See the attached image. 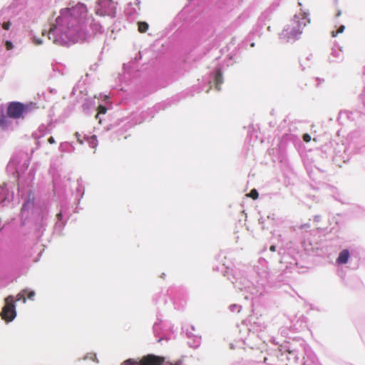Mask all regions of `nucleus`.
<instances>
[{"label":"nucleus","mask_w":365,"mask_h":365,"mask_svg":"<svg viewBox=\"0 0 365 365\" xmlns=\"http://www.w3.org/2000/svg\"><path fill=\"white\" fill-rule=\"evenodd\" d=\"M87 8L85 4L62 9L48 31V38L59 46H68L87 38L86 21Z\"/></svg>","instance_id":"f257e3e1"},{"label":"nucleus","mask_w":365,"mask_h":365,"mask_svg":"<svg viewBox=\"0 0 365 365\" xmlns=\"http://www.w3.org/2000/svg\"><path fill=\"white\" fill-rule=\"evenodd\" d=\"M259 264L261 267L257 268V279L250 281L246 277L241 276L240 273H236L233 278L235 281H232L235 287L245 291L252 296H259L263 294L271 284L270 273L267 266V262L264 259L259 260Z\"/></svg>","instance_id":"f03ea898"},{"label":"nucleus","mask_w":365,"mask_h":365,"mask_svg":"<svg viewBox=\"0 0 365 365\" xmlns=\"http://www.w3.org/2000/svg\"><path fill=\"white\" fill-rule=\"evenodd\" d=\"M307 17L308 14L305 12L295 14L280 33V39L286 42H294L299 39L303 29L309 23V19Z\"/></svg>","instance_id":"7ed1b4c3"},{"label":"nucleus","mask_w":365,"mask_h":365,"mask_svg":"<svg viewBox=\"0 0 365 365\" xmlns=\"http://www.w3.org/2000/svg\"><path fill=\"white\" fill-rule=\"evenodd\" d=\"M28 289H25L21 291L16 297V299L14 296L9 295L4 299L5 304L1 312V318L7 322H12L16 317V301H22L23 303L26 302V298L25 297L26 293Z\"/></svg>","instance_id":"20e7f679"},{"label":"nucleus","mask_w":365,"mask_h":365,"mask_svg":"<svg viewBox=\"0 0 365 365\" xmlns=\"http://www.w3.org/2000/svg\"><path fill=\"white\" fill-rule=\"evenodd\" d=\"M31 110V106L21 102H11L7 108V115L10 118H24Z\"/></svg>","instance_id":"39448f33"},{"label":"nucleus","mask_w":365,"mask_h":365,"mask_svg":"<svg viewBox=\"0 0 365 365\" xmlns=\"http://www.w3.org/2000/svg\"><path fill=\"white\" fill-rule=\"evenodd\" d=\"M116 3L112 0H99L96 9V14L102 16H108L111 18L115 16Z\"/></svg>","instance_id":"423d86ee"},{"label":"nucleus","mask_w":365,"mask_h":365,"mask_svg":"<svg viewBox=\"0 0 365 365\" xmlns=\"http://www.w3.org/2000/svg\"><path fill=\"white\" fill-rule=\"evenodd\" d=\"M34 195L32 193V192L29 190H28V195L24 201L22 208H21V215L24 216L26 215V212H28L29 210H31L34 207Z\"/></svg>","instance_id":"0eeeda50"},{"label":"nucleus","mask_w":365,"mask_h":365,"mask_svg":"<svg viewBox=\"0 0 365 365\" xmlns=\"http://www.w3.org/2000/svg\"><path fill=\"white\" fill-rule=\"evenodd\" d=\"M213 79V82L215 86V88L217 91L220 90V85L223 83V78L221 70L220 68H217L212 76Z\"/></svg>","instance_id":"6e6552de"},{"label":"nucleus","mask_w":365,"mask_h":365,"mask_svg":"<svg viewBox=\"0 0 365 365\" xmlns=\"http://www.w3.org/2000/svg\"><path fill=\"white\" fill-rule=\"evenodd\" d=\"M350 257L349 251L347 249L343 250L339 252L336 259V262L339 264H346Z\"/></svg>","instance_id":"1a4fd4ad"},{"label":"nucleus","mask_w":365,"mask_h":365,"mask_svg":"<svg viewBox=\"0 0 365 365\" xmlns=\"http://www.w3.org/2000/svg\"><path fill=\"white\" fill-rule=\"evenodd\" d=\"M10 193L7 186H0V204L5 202L6 201H10Z\"/></svg>","instance_id":"9d476101"},{"label":"nucleus","mask_w":365,"mask_h":365,"mask_svg":"<svg viewBox=\"0 0 365 365\" xmlns=\"http://www.w3.org/2000/svg\"><path fill=\"white\" fill-rule=\"evenodd\" d=\"M140 4L139 0H135L134 3L129 4L126 9L127 13L130 15L138 14L140 11Z\"/></svg>","instance_id":"9b49d317"},{"label":"nucleus","mask_w":365,"mask_h":365,"mask_svg":"<svg viewBox=\"0 0 365 365\" xmlns=\"http://www.w3.org/2000/svg\"><path fill=\"white\" fill-rule=\"evenodd\" d=\"M9 116L5 115L1 111L0 115V128L3 130H8L11 122L9 120Z\"/></svg>","instance_id":"f8f14e48"},{"label":"nucleus","mask_w":365,"mask_h":365,"mask_svg":"<svg viewBox=\"0 0 365 365\" xmlns=\"http://www.w3.org/2000/svg\"><path fill=\"white\" fill-rule=\"evenodd\" d=\"M186 334H187V336L188 338L193 337L192 341H188V344H189L190 346L197 347L200 344V342H201L200 336H198L197 335H194L190 331H187Z\"/></svg>","instance_id":"ddd939ff"},{"label":"nucleus","mask_w":365,"mask_h":365,"mask_svg":"<svg viewBox=\"0 0 365 365\" xmlns=\"http://www.w3.org/2000/svg\"><path fill=\"white\" fill-rule=\"evenodd\" d=\"M86 141L88 142L89 146L92 148H96L98 146V140L96 135H95L87 137Z\"/></svg>","instance_id":"4468645a"},{"label":"nucleus","mask_w":365,"mask_h":365,"mask_svg":"<svg viewBox=\"0 0 365 365\" xmlns=\"http://www.w3.org/2000/svg\"><path fill=\"white\" fill-rule=\"evenodd\" d=\"M93 106V102L91 101L86 100L82 106V108H83V111L86 113L89 114L91 113V110L92 109Z\"/></svg>","instance_id":"2eb2a0df"},{"label":"nucleus","mask_w":365,"mask_h":365,"mask_svg":"<svg viewBox=\"0 0 365 365\" xmlns=\"http://www.w3.org/2000/svg\"><path fill=\"white\" fill-rule=\"evenodd\" d=\"M30 39L31 42L36 46H40L43 43V41L41 37H38L34 34H31Z\"/></svg>","instance_id":"dca6fc26"},{"label":"nucleus","mask_w":365,"mask_h":365,"mask_svg":"<svg viewBox=\"0 0 365 365\" xmlns=\"http://www.w3.org/2000/svg\"><path fill=\"white\" fill-rule=\"evenodd\" d=\"M138 24V30L141 33H144L147 31V30L148 29V24L145 21H139Z\"/></svg>","instance_id":"f3484780"},{"label":"nucleus","mask_w":365,"mask_h":365,"mask_svg":"<svg viewBox=\"0 0 365 365\" xmlns=\"http://www.w3.org/2000/svg\"><path fill=\"white\" fill-rule=\"evenodd\" d=\"M16 173L17 177H18V191H19V193H21L22 189H23L22 180H21V176L19 173V170L18 168L16 169Z\"/></svg>","instance_id":"a211bd4d"},{"label":"nucleus","mask_w":365,"mask_h":365,"mask_svg":"<svg viewBox=\"0 0 365 365\" xmlns=\"http://www.w3.org/2000/svg\"><path fill=\"white\" fill-rule=\"evenodd\" d=\"M70 144L68 142L61 143L59 146V150L63 152H68L69 151Z\"/></svg>","instance_id":"6ab92c4d"},{"label":"nucleus","mask_w":365,"mask_h":365,"mask_svg":"<svg viewBox=\"0 0 365 365\" xmlns=\"http://www.w3.org/2000/svg\"><path fill=\"white\" fill-rule=\"evenodd\" d=\"M92 29L93 31H96V32L102 33L103 32V27L101 24L94 23L92 25Z\"/></svg>","instance_id":"aec40b11"},{"label":"nucleus","mask_w":365,"mask_h":365,"mask_svg":"<svg viewBox=\"0 0 365 365\" xmlns=\"http://www.w3.org/2000/svg\"><path fill=\"white\" fill-rule=\"evenodd\" d=\"M344 29H345V26L344 25H341L336 31L331 32V36L333 37H336L339 34L343 33Z\"/></svg>","instance_id":"412c9836"},{"label":"nucleus","mask_w":365,"mask_h":365,"mask_svg":"<svg viewBox=\"0 0 365 365\" xmlns=\"http://www.w3.org/2000/svg\"><path fill=\"white\" fill-rule=\"evenodd\" d=\"M241 307L237 304H232L230 306V309L232 312H240Z\"/></svg>","instance_id":"4be33fe9"},{"label":"nucleus","mask_w":365,"mask_h":365,"mask_svg":"<svg viewBox=\"0 0 365 365\" xmlns=\"http://www.w3.org/2000/svg\"><path fill=\"white\" fill-rule=\"evenodd\" d=\"M5 47L6 48V50L10 51L14 48V46L11 41H6L5 42Z\"/></svg>","instance_id":"5701e85b"},{"label":"nucleus","mask_w":365,"mask_h":365,"mask_svg":"<svg viewBox=\"0 0 365 365\" xmlns=\"http://www.w3.org/2000/svg\"><path fill=\"white\" fill-rule=\"evenodd\" d=\"M250 197L253 199H257L258 197V192L257 191V190H255V189L252 190L250 193Z\"/></svg>","instance_id":"b1692460"},{"label":"nucleus","mask_w":365,"mask_h":365,"mask_svg":"<svg viewBox=\"0 0 365 365\" xmlns=\"http://www.w3.org/2000/svg\"><path fill=\"white\" fill-rule=\"evenodd\" d=\"M27 292H28V299L31 301L34 300V297L36 295L35 292L33 290H30V291L28 290Z\"/></svg>","instance_id":"393cba45"},{"label":"nucleus","mask_w":365,"mask_h":365,"mask_svg":"<svg viewBox=\"0 0 365 365\" xmlns=\"http://www.w3.org/2000/svg\"><path fill=\"white\" fill-rule=\"evenodd\" d=\"M16 167V160L14 159H11L8 165H7V168L8 169H12V168H15Z\"/></svg>","instance_id":"a878e982"},{"label":"nucleus","mask_w":365,"mask_h":365,"mask_svg":"<svg viewBox=\"0 0 365 365\" xmlns=\"http://www.w3.org/2000/svg\"><path fill=\"white\" fill-rule=\"evenodd\" d=\"M359 99L361 101L362 104L365 106V87L363 92L359 96Z\"/></svg>","instance_id":"bb28decb"},{"label":"nucleus","mask_w":365,"mask_h":365,"mask_svg":"<svg viewBox=\"0 0 365 365\" xmlns=\"http://www.w3.org/2000/svg\"><path fill=\"white\" fill-rule=\"evenodd\" d=\"M136 364V362L134 361L133 359H128V360H125L123 365H135Z\"/></svg>","instance_id":"cd10ccee"},{"label":"nucleus","mask_w":365,"mask_h":365,"mask_svg":"<svg viewBox=\"0 0 365 365\" xmlns=\"http://www.w3.org/2000/svg\"><path fill=\"white\" fill-rule=\"evenodd\" d=\"M107 110V108L106 106H98V112L99 113H106Z\"/></svg>","instance_id":"c85d7f7f"},{"label":"nucleus","mask_w":365,"mask_h":365,"mask_svg":"<svg viewBox=\"0 0 365 365\" xmlns=\"http://www.w3.org/2000/svg\"><path fill=\"white\" fill-rule=\"evenodd\" d=\"M8 285V283L5 282L3 279L0 278V289L6 287Z\"/></svg>","instance_id":"c756f323"},{"label":"nucleus","mask_w":365,"mask_h":365,"mask_svg":"<svg viewBox=\"0 0 365 365\" xmlns=\"http://www.w3.org/2000/svg\"><path fill=\"white\" fill-rule=\"evenodd\" d=\"M303 140L305 141V142H309L311 140V136L306 133L303 135Z\"/></svg>","instance_id":"7c9ffc66"},{"label":"nucleus","mask_w":365,"mask_h":365,"mask_svg":"<svg viewBox=\"0 0 365 365\" xmlns=\"http://www.w3.org/2000/svg\"><path fill=\"white\" fill-rule=\"evenodd\" d=\"M76 138H77V140L78 141V143L80 144H83V141L80 138V134L78 133H76Z\"/></svg>","instance_id":"2f4dec72"},{"label":"nucleus","mask_w":365,"mask_h":365,"mask_svg":"<svg viewBox=\"0 0 365 365\" xmlns=\"http://www.w3.org/2000/svg\"><path fill=\"white\" fill-rule=\"evenodd\" d=\"M48 141L50 144H53L56 143L55 141V139L53 137L51 136L48 139Z\"/></svg>","instance_id":"473e14b6"},{"label":"nucleus","mask_w":365,"mask_h":365,"mask_svg":"<svg viewBox=\"0 0 365 365\" xmlns=\"http://www.w3.org/2000/svg\"><path fill=\"white\" fill-rule=\"evenodd\" d=\"M57 218L59 221H61L62 220V213L61 212H59L58 214H57Z\"/></svg>","instance_id":"72a5a7b5"},{"label":"nucleus","mask_w":365,"mask_h":365,"mask_svg":"<svg viewBox=\"0 0 365 365\" xmlns=\"http://www.w3.org/2000/svg\"><path fill=\"white\" fill-rule=\"evenodd\" d=\"M320 219H321V216L320 215H315L314 216V220L316 222H319L320 220Z\"/></svg>","instance_id":"f704fd0d"},{"label":"nucleus","mask_w":365,"mask_h":365,"mask_svg":"<svg viewBox=\"0 0 365 365\" xmlns=\"http://www.w3.org/2000/svg\"><path fill=\"white\" fill-rule=\"evenodd\" d=\"M269 250H270L271 252H275V251H276V247H275L274 245H272V246H270V247H269Z\"/></svg>","instance_id":"c9c22d12"},{"label":"nucleus","mask_w":365,"mask_h":365,"mask_svg":"<svg viewBox=\"0 0 365 365\" xmlns=\"http://www.w3.org/2000/svg\"><path fill=\"white\" fill-rule=\"evenodd\" d=\"M341 14V10H338L337 13H336V17H339L340 16Z\"/></svg>","instance_id":"e433bc0d"},{"label":"nucleus","mask_w":365,"mask_h":365,"mask_svg":"<svg viewBox=\"0 0 365 365\" xmlns=\"http://www.w3.org/2000/svg\"><path fill=\"white\" fill-rule=\"evenodd\" d=\"M62 224H63V223L58 222H56V227H61Z\"/></svg>","instance_id":"4c0bfd02"},{"label":"nucleus","mask_w":365,"mask_h":365,"mask_svg":"<svg viewBox=\"0 0 365 365\" xmlns=\"http://www.w3.org/2000/svg\"><path fill=\"white\" fill-rule=\"evenodd\" d=\"M191 329H192V331H195V327H194L193 326H191Z\"/></svg>","instance_id":"58836bf2"}]
</instances>
